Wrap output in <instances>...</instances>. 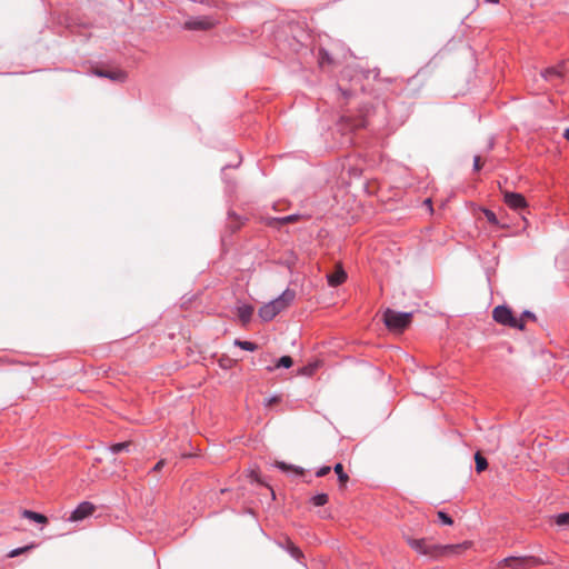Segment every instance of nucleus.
Segmentation results:
<instances>
[{"instance_id": "obj_1", "label": "nucleus", "mask_w": 569, "mask_h": 569, "mask_svg": "<svg viewBox=\"0 0 569 569\" xmlns=\"http://www.w3.org/2000/svg\"><path fill=\"white\" fill-rule=\"evenodd\" d=\"M407 542L417 552L431 558L448 556L461 549V545H437L430 543L427 539L408 538Z\"/></svg>"}, {"instance_id": "obj_2", "label": "nucleus", "mask_w": 569, "mask_h": 569, "mask_svg": "<svg viewBox=\"0 0 569 569\" xmlns=\"http://www.w3.org/2000/svg\"><path fill=\"white\" fill-rule=\"evenodd\" d=\"M412 312H399L392 309H387L383 312V322L389 330L402 331L411 322Z\"/></svg>"}, {"instance_id": "obj_3", "label": "nucleus", "mask_w": 569, "mask_h": 569, "mask_svg": "<svg viewBox=\"0 0 569 569\" xmlns=\"http://www.w3.org/2000/svg\"><path fill=\"white\" fill-rule=\"evenodd\" d=\"M492 318L496 322H498L502 326L510 327L513 329H519V330L525 329V323L522 322V319H518L513 315L512 310L505 305L497 306L493 309Z\"/></svg>"}, {"instance_id": "obj_4", "label": "nucleus", "mask_w": 569, "mask_h": 569, "mask_svg": "<svg viewBox=\"0 0 569 569\" xmlns=\"http://www.w3.org/2000/svg\"><path fill=\"white\" fill-rule=\"evenodd\" d=\"M339 129L343 131L345 141L342 143H351L352 137L347 133L357 129L366 128L368 126V119L365 114H359L357 117L352 116H342L339 122Z\"/></svg>"}, {"instance_id": "obj_5", "label": "nucleus", "mask_w": 569, "mask_h": 569, "mask_svg": "<svg viewBox=\"0 0 569 569\" xmlns=\"http://www.w3.org/2000/svg\"><path fill=\"white\" fill-rule=\"evenodd\" d=\"M545 563V561L535 556H521V557H507L499 562V566L508 567L509 569H528L530 567H537Z\"/></svg>"}, {"instance_id": "obj_6", "label": "nucleus", "mask_w": 569, "mask_h": 569, "mask_svg": "<svg viewBox=\"0 0 569 569\" xmlns=\"http://www.w3.org/2000/svg\"><path fill=\"white\" fill-rule=\"evenodd\" d=\"M218 20L211 16L190 17L183 23V29L193 31H206L214 28Z\"/></svg>"}, {"instance_id": "obj_7", "label": "nucleus", "mask_w": 569, "mask_h": 569, "mask_svg": "<svg viewBox=\"0 0 569 569\" xmlns=\"http://www.w3.org/2000/svg\"><path fill=\"white\" fill-rule=\"evenodd\" d=\"M503 202L512 210L520 211L528 207L526 198L518 192L503 191Z\"/></svg>"}, {"instance_id": "obj_8", "label": "nucleus", "mask_w": 569, "mask_h": 569, "mask_svg": "<svg viewBox=\"0 0 569 569\" xmlns=\"http://www.w3.org/2000/svg\"><path fill=\"white\" fill-rule=\"evenodd\" d=\"M296 298L295 290L286 289L279 297L269 301L274 306V309L280 313L284 309H287Z\"/></svg>"}, {"instance_id": "obj_9", "label": "nucleus", "mask_w": 569, "mask_h": 569, "mask_svg": "<svg viewBox=\"0 0 569 569\" xmlns=\"http://www.w3.org/2000/svg\"><path fill=\"white\" fill-rule=\"evenodd\" d=\"M94 510L96 507L91 502L83 501L71 512L69 521H81L91 516Z\"/></svg>"}, {"instance_id": "obj_10", "label": "nucleus", "mask_w": 569, "mask_h": 569, "mask_svg": "<svg viewBox=\"0 0 569 569\" xmlns=\"http://www.w3.org/2000/svg\"><path fill=\"white\" fill-rule=\"evenodd\" d=\"M94 74L98 77L110 79L114 82H124L127 80V72L120 69L114 70H94Z\"/></svg>"}, {"instance_id": "obj_11", "label": "nucleus", "mask_w": 569, "mask_h": 569, "mask_svg": "<svg viewBox=\"0 0 569 569\" xmlns=\"http://www.w3.org/2000/svg\"><path fill=\"white\" fill-rule=\"evenodd\" d=\"M278 545L297 561H301V559H303V552L298 546L293 543V541L290 538H284V540L279 541Z\"/></svg>"}, {"instance_id": "obj_12", "label": "nucleus", "mask_w": 569, "mask_h": 569, "mask_svg": "<svg viewBox=\"0 0 569 569\" xmlns=\"http://www.w3.org/2000/svg\"><path fill=\"white\" fill-rule=\"evenodd\" d=\"M347 279V273L341 266H337L335 271L327 274L328 284L330 287H338Z\"/></svg>"}, {"instance_id": "obj_13", "label": "nucleus", "mask_w": 569, "mask_h": 569, "mask_svg": "<svg viewBox=\"0 0 569 569\" xmlns=\"http://www.w3.org/2000/svg\"><path fill=\"white\" fill-rule=\"evenodd\" d=\"M258 315L262 321L269 322L273 320L279 312L274 309L273 305L267 302L259 308Z\"/></svg>"}, {"instance_id": "obj_14", "label": "nucleus", "mask_w": 569, "mask_h": 569, "mask_svg": "<svg viewBox=\"0 0 569 569\" xmlns=\"http://www.w3.org/2000/svg\"><path fill=\"white\" fill-rule=\"evenodd\" d=\"M253 311L254 309L251 305H241L237 307V316L242 326H247L251 321Z\"/></svg>"}, {"instance_id": "obj_15", "label": "nucleus", "mask_w": 569, "mask_h": 569, "mask_svg": "<svg viewBox=\"0 0 569 569\" xmlns=\"http://www.w3.org/2000/svg\"><path fill=\"white\" fill-rule=\"evenodd\" d=\"M299 218H300L299 214H289V216H286V217L269 218L267 223L270 227H280V226H284V224H288V223L296 222V221L299 220Z\"/></svg>"}, {"instance_id": "obj_16", "label": "nucleus", "mask_w": 569, "mask_h": 569, "mask_svg": "<svg viewBox=\"0 0 569 569\" xmlns=\"http://www.w3.org/2000/svg\"><path fill=\"white\" fill-rule=\"evenodd\" d=\"M21 517L32 520L37 523H47L48 522V518L44 515L32 511V510H28V509L22 510Z\"/></svg>"}, {"instance_id": "obj_17", "label": "nucleus", "mask_w": 569, "mask_h": 569, "mask_svg": "<svg viewBox=\"0 0 569 569\" xmlns=\"http://www.w3.org/2000/svg\"><path fill=\"white\" fill-rule=\"evenodd\" d=\"M276 467L278 469H280L281 471H283V472L292 471L297 476H303L305 475V469L303 468L298 467V466H293V465H289V463H287L284 461H277L276 462Z\"/></svg>"}, {"instance_id": "obj_18", "label": "nucleus", "mask_w": 569, "mask_h": 569, "mask_svg": "<svg viewBox=\"0 0 569 569\" xmlns=\"http://www.w3.org/2000/svg\"><path fill=\"white\" fill-rule=\"evenodd\" d=\"M541 76L548 81H552L553 79H559L562 77L561 67L547 68L546 70H543L541 72Z\"/></svg>"}, {"instance_id": "obj_19", "label": "nucleus", "mask_w": 569, "mask_h": 569, "mask_svg": "<svg viewBox=\"0 0 569 569\" xmlns=\"http://www.w3.org/2000/svg\"><path fill=\"white\" fill-rule=\"evenodd\" d=\"M293 365V360L290 356H282L278 359L277 363L273 367H268V371H273L278 368H290Z\"/></svg>"}, {"instance_id": "obj_20", "label": "nucleus", "mask_w": 569, "mask_h": 569, "mask_svg": "<svg viewBox=\"0 0 569 569\" xmlns=\"http://www.w3.org/2000/svg\"><path fill=\"white\" fill-rule=\"evenodd\" d=\"M131 446H132L131 441L118 442V443H114V445L110 446L109 450L113 455H118V453L123 452V451L130 452Z\"/></svg>"}, {"instance_id": "obj_21", "label": "nucleus", "mask_w": 569, "mask_h": 569, "mask_svg": "<svg viewBox=\"0 0 569 569\" xmlns=\"http://www.w3.org/2000/svg\"><path fill=\"white\" fill-rule=\"evenodd\" d=\"M333 471L338 476V480L341 486H346L349 480V476L345 472L342 463L338 462L333 466Z\"/></svg>"}, {"instance_id": "obj_22", "label": "nucleus", "mask_w": 569, "mask_h": 569, "mask_svg": "<svg viewBox=\"0 0 569 569\" xmlns=\"http://www.w3.org/2000/svg\"><path fill=\"white\" fill-rule=\"evenodd\" d=\"M475 461H476V470L477 472H482L487 469L488 467V461L487 459L481 456L479 452H477L475 455Z\"/></svg>"}, {"instance_id": "obj_23", "label": "nucleus", "mask_w": 569, "mask_h": 569, "mask_svg": "<svg viewBox=\"0 0 569 569\" xmlns=\"http://www.w3.org/2000/svg\"><path fill=\"white\" fill-rule=\"evenodd\" d=\"M329 500V497L327 493H317L313 497H311L310 502L316 507L325 506Z\"/></svg>"}, {"instance_id": "obj_24", "label": "nucleus", "mask_w": 569, "mask_h": 569, "mask_svg": "<svg viewBox=\"0 0 569 569\" xmlns=\"http://www.w3.org/2000/svg\"><path fill=\"white\" fill-rule=\"evenodd\" d=\"M234 345L246 351H256L258 346L251 341L234 340Z\"/></svg>"}, {"instance_id": "obj_25", "label": "nucleus", "mask_w": 569, "mask_h": 569, "mask_svg": "<svg viewBox=\"0 0 569 569\" xmlns=\"http://www.w3.org/2000/svg\"><path fill=\"white\" fill-rule=\"evenodd\" d=\"M555 522L559 527H567L569 526V512H562L555 517Z\"/></svg>"}, {"instance_id": "obj_26", "label": "nucleus", "mask_w": 569, "mask_h": 569, "mask_svg": "<svg viewBox=\"0 0 569 569\" xmlns=\"http://www.w3.org/2000/svg\"><path fill=\"white\" fill-rule=\"evenodd\" d=\"M34 547H36V545H34V543H31V545L26 546V547H22V548H17V549L11 550V551L8 553V556H9L10 558L17 557V556H19V555H21V553H23V552H26V551L30 550V549H33Z\"/></svg>"}, {"instance_id": "obj_27", "label": "nucleus", "mask_w": 569, "mask_h": 569, "mask_svg": "<svg viewBox=\"0 0 569 569\" xmlns=\"http://www.w3.org/2000/svg\"><path fill=\"white\" fill-rule=\"evenodd\" d=\"M482 212L490 224H498V218L493 211L483 209Z\"/></svg>"}, {"instance_id": "obj_28", "label": "nucleus", "mask_w": 569, "mask_h": 569, "mask_svg": "<svg viewBox=\"0 0 569 569\" xmlns=\"http://www.w3.org/2000/svg\"><path fill=\"white\" fill-rule=\"evenodd\" d=\"M438 518L442 525L451 526L453 523L452 518L445 511H438Z\"/></svg>"}, {"instance_id": "obj_29", "label": "nucleus", "mask_w": 569, "mask_h": 569, "mask_svg": "<svg viewBox=\"0 0 569 569\" xmlns=\"http://www.w3.org/2000/svg\"><path fill=\"white\" fill-rule=\"evenodd\" d=\"M319 61H320V64H325V63H330L331 62V57L330 54L328 53V51L321 49L319 51Z\"/></svg>"}, {"instance_id": "obj_30", "label": "nucleus", "mask_w": 569, "mask_h": 569, "mask_svg": "<svg viewBox=\"0 0 569 569\" xmlns=\"http://www.w3.org/2000/svg\"><path fill=\"white\" fill-rule=\"evenodd\" d=\"M519 319H522V322L525 323V319L536 320V315L529 310H525Z\"/></svg>"}, {"instance_id": "obj_31", "label": "nucleus", "mask_w": 569, "mask_h": 569, "mask_svg": "<svg viewBox=\"0 0 569 569\" xmlns=\"http://www.w3.org/2000/svg\"><path fill=\"white\" fill-rule=\"evenodd\" d=\"M330 470L331 468L329 466H323L317 470L316 476L319 478L325 477L330 472Z\"/></svg>"}, {"instance_id": "obj_32", "label": "nucleus", "mask_w": 569, "mask_h": 569, "mask_svg": "<svg viewBox=\"0 0 569 569\" xmlns=\"http://www.w3.org/2000/svg\"><path fill=\"white\" fill-rule=\"evenodd\" d=\"M481 169V160L479 156H476L473 159V170L479 171Z\"/></svg>"}, {"instance_id": "obj_33", "label": "nucleus", "mask_w": 569, "mask_h": 569, "mask_svg": "<svg viewBox=\"0 0 569 569\" xmlns=\"http://www.w3.org/2000/svg\"><path fill=\"white\" fill-rule=\"evenodd\" d=\"M163 466H164V460H159V461L154 465V467L152 468V471H154V472H156V471H159V470H161V469H162V467H163Z\"/></svg>"}, {"instance_id": "obj_34", "label": "nucleus", "mask_w": 569, "mask_h": 569, "mask_svg": "<svg viewBox=\"0 0 569 569\" xmlns=\"http://www.w3.org/2000/svg\"><path fill=\"white\" fill-rule=\"evenodd\" d=\"M339 90H341V93L343 94L345 98H349L353 94V92H351L349 90L341 89L340 87H339Z\"/></svg>"}, {"instance_id": "obj_35", "label": "nucleus", "mask_w": 569, "mask_h": 569, "mask_svg": "<svg viewBox=\"0 0 569 569\" xmlns=\"http://www.w3.org/2000/svg\"><path fill=\"white\" fill-rule=\"evenodd\" d=\"M230 361H231V360H230L229 358H227V359H221V360H220V366H221L222 368H228V363H229Z\"/></svg>"}, {"instance_id": "obj_36", "label": "nucleus", "mask_w": 569, "mask_h": 569, "mask_svg": "<svg viewBox=\"0 0 569 569\" xmlns=\"http://www.w3.org/2000/svg\"><path fill=\"white\" fill-rule=\"evenodd\" d=\"M563 138L569 141V128L565 129L563 131Z\"/></svg>"}, {"instance_id": "obj_37", "label": "nucleus", "mask_w": 569, "mask_h": 569, "mask_svg": "<svg viewBox=\"0 0 569 569\" xmlns=\"http://www.w3.org/2000/svg\"><path fill=\"white\" fill-rule=\"evenodd\" d=\"M485 1L489 2V3H495V4L499 3V0H485Z\"/></svg>"}, {"instance_id": "obj_38", "label": "nucleus", "mask_w": 569, "mask_h": 569, "mask_svg": "<svg viewBox=\"0 0 569 569\" xmlns=\"http://www.w3.org/2000/svg\"><path fill=\"white\" fill-rule=\"evenodd\" d=\"M276 401H277V398H271V399L269 400V403H271V402H276Z\"/></svg>"}]
</instances>
